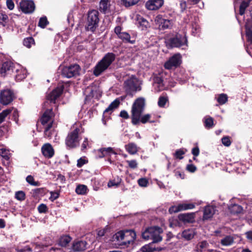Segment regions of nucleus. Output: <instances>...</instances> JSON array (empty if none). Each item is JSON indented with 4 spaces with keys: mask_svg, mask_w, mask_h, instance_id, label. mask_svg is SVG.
Wrapping results in <instances>:
<instances>
[{
    "mask_svg": "<svg viewBox=\"0 0 252 252\" xmlns=\"http://www.w3.org/2000/svg\"><path fill=\"white\" fill-rule=\"evenodd\" d=\"M186 169L191 173H194L197 170L196 167L193 164H188L186 167Z\"/></svg>",
    "mask_w": 252,
    "mask_h": 252,
    "instance_id": "nucleus-59",
    "label": "nucleus"
},
{
    "mask_svg": "<svg viewBox=\"0 0 252 252\" xmlns=\"http://www.w3.org/2000/svg\"><path fill=\"white\" fill-rule=\"evenodd\" d=\"M221 142H222V143L225 146H226V147L229 146L231 144V142L230 141V137L229 136L223 137L221 138Z\"/></svg>",
    "mask_w": 252,
    "mask_h": 252,
    "instance_id": "nucleus-54",
    "label": "nucleus"
},
{
    "mask_svg": "<svg viewBox=\"0 0 252 252\" xmlns=\"http://www.w3.org/2000/svg\"><path fill=\"white\" fill-rule=\"evenodd\" d=\"M19 8L24 13H32L35 9L33 1L31 0H21L19 2Z\"/></svg>",
    "mask_w": 252,
    "mask_h": 252,
    "instance_id": "nucleus-10",
    "label": "nucleus"
},
{
    "mask_svg": "<svg viewBox=\"0 0 252 252\" xmlns=\"http://www.w3.org/2000/svg\"><path fill=\"white\" fill-rule=\"evenodd\" d=\"M175 177L177 179H184L185 178V174L184 171H182L179 169H176L174 171Z\"/></svg>",
    "mask_w": 252,
    "mask_h": 252,
    "instance_id": "nucleus-48",
    "label": "nucleus"
},
{
    "mask_svg": "<svg viewBox=\"0 0 252 252\" xmlns=\"http://www.w3.org/2000/svg\"><path fill=\"white\" fill-rule=\"evenodd\" d=\"M124 238L125 239L122 242V246L128 247L131 244L132 245L136 238L135 231L132 229L126 230Z\"/></svg>",
    "mask_w": 252,
    "mask_h": 252,
    "instance_id": "nucleus-15",
    "label": "nucleus"
},
{
    "mask_svg": "<svg viewBox=\"0 0 252 252\" xmlns=\"http://www.w3.org/2000/svg\"><path fill=\"white\" fill-rule=\"evenodd\" d=\"M199 147L196 146V147L193 148L191 150V154L193 155L194 157H193V159H195V157H197L199 154Z\"/></svg>",
    "mask_w": 252,
    "mask_h": 252,
    "instance_id": "nucleus-60",
    "label": "nucleus"
},
{
    "mask_svg": "<svg viewBox=\"0 0 252 252\" xmlns=\"http://www.w3.org/2000/svg\"><path fill=\"white\" fill-rule=\"evenodd\" d=\"M16 98V95L13 90L3 89L0 92V103L3 105L11 104Z\"/></svg>",
    "mask_w": 252,
    "mask_h": 252,
    "instance_id": "nucleus-8",
    "label": "nucleus"
},
{
    "mask_svg": "<svg viewBox=\"0 0 252 252\" xmlns=\"http://www.w3.org/2000/svg\"><path fill=\"white\" fill-rule=\"evenodd\" d=\"M25 193L23 191H17L15 193V198L20 201H23L25 199Z\"/></svg>",
    "mask_w": 252,
    "mask_h": 252,
    "instance_id": "nucleus-49",
    "label": "nucleus"
},
{
    "mask_svg": "<svg viewBox=\"0 0 252 252\" xmlns=\"http://www.w3.org/2000/svg\"><path fill=\"white\" fill-rule=\"evenodd\" d=\"M126 162L130 168L135 169L137 167V163L136 160H127Z\"/></svg>",
    "mask_w": 252,
    "mask_h": 252,
    "instance_id": "nucleus-58",
    "label": "nucleus"
},
{
    "mask_svg": "<svg viewBox=\"0 0 252 252\" xmlns=\"http://www.w3.org/2000/svg\"><path fill=\"white\" fill-rule=\"evenodd\" d=\"M141 0H121V4L126 8L136 5Z\"/></svg>",
    "mask_w": 252,
    "mask_h": 252,
    "instance_id": "nucleus-34",
    "label": "nucleus"
},
{
    "mask_svg": "<svg viewBox=\"0 0 252 252\" xmlns=\"http://www.w3.org/2000/svg\"><path fill=\"white\" fill-rule=\"evenodd\" d=\"M182 57L180 54H177L171 57L164 64V67L171 69L173 67L176 68L180 65L182 63Z\"/></svg>",
    "mask_w": 252,
    "mask_h": 252,
    "instance_id": "nucleus-13",
    "label": "nucleus"
},
{
    "mask_svg": "<svg viewBox=\"0 0 252 252\" xmlns=\"http://www.w3.org/2000/svg\"><path fill=\"white\" fill-rule=\"evenodd\" d=\"M234 239L231 236H226L221 240L220 243L223 246H229L233 244Z\"/></svg>",
    "mask_w": 252,
    "mask_h": 252,
    "instance_id": "nucleus-40",
    "label": "nucleus"
},
{
    "mask_svg": "<svg viewBox=\"0 0 252 252\" xmlns=\"http://www.w3.org/2000/svg\"><path fill=\"white\" fill-rule=\"evenodd\" d=\"M138 183L140 187H145L148 184V181L146 178H140L138 180Z\"/></svg>",
    "mask_w": 252,
    "mask_h": 252,
    "instance_id": "nucleus-56",
    "label": "nucleus"
},
{
    "mask_svg": "<svg viewBox=\"0 0 252 252\" xmlns=\"http://www.w3.org/2000/svg\"><path fill=\"white\" fill-rule=\"evenodd\" d=\"M0 156H1L3 158L6 160L9 159V156L8 153V151L5 149H0Z\"/></svg>",
    "mask_w": 252,
    "mask_h": 252,
    "instance_id": "nucleus-53",
    "label": "nucleus"
},
{
    "mask_svg": "<svg viewBox=\"0 0 252 252\" xmlns=\"http://www.w3.org/2000/svg\"><path fill=\"white\" fill-rule=\"evenodd\" d=\"M88 243L85 241L75 240L72 244V249L74 252H82L87 248Z\"/></svg>",
    "mask_w": 252,
    "mask_h": 252,
    "instance_id": "nucleus-20",
    "label": "nucleus"
},
{
    "mask_svg": "<svg viewBox=\"0 0 252 252\" xmlns=\"http://www.w3.org/2000/svg\"><path fill=\"white\" fill-rule=\"evenodd\" d=\"M125 231H120L117 232L113 236V239L116 240L120 245H122V242L125 239Z\"/></svg>",
    "mask_w": 252,
    "mask_h": 252,
    "instance_id": "nucleus-35",
    "label": "nucleus"
},
{
    "mask_svg": "<svg viewBox=\"0 0 252 252\" xmlns=\"http://www.w3.org/2000/svg\"><path fill=\"white\" fill-rule=\"evenodd\" d=\"M13 111L12 113V114L11 115V120H13L15 122V123L17 124V125H19V112L17 110V109H13Z\"/></svg>",
    "mask_w": 252,
    "mask_h": 252,
    "instance_id": "nucleus-45",
    "label": "nucleus"
},
{
    "mask_svg": "<svg viewBox=\"0 0 252 252\" xmlns=\"http://www.w3.org/2000/svg\"><path fill=\"white\" fill-rule=\"evenodd\" d=\"M6 6L9 10H13L14 8V3L12 0H7Z\"/></svg>",
    "mask_w": 252,
    "mask_h": 252,
    "instance_id": "nucleus-63",
    "label": "nucleus"
},
{
    "mask_svg": "<svg viewBox=\"0 0 252 252\" xmlns=\"http://www.w3.org/2000/svg\"><path fill=\"white\" fill-rule=\"evenodd\" d=\"M45 189L44 188H37L32 190L33 195L34 196H37L44 193Z\"/></svg>",
    "mask_w": 252,
    "mask_h": 252,
    "instance_id": "nucleus-55",
    "label": "nucleus"
},
{
    "mask_svg": "<svg viewBox=\"0 0 252 252\" xmlns=\"http://www.w3.org/2000/svg\"><path fill=\"white\" fill-rule=\"evenodd\" d=\"M228 100L227 94H220L217 98V101L220 105L225 104Z\"/></svg>",
    "mask_w": 252,
    "mask_h": 252,
    "instance_id": "nucleus-44",
    "label": "nucleus"
},
{
    "mask_svg": "<svg viewBox=\"0 0 252 252\" xmlns=\"http://www.w3.org/2000/svg\"><path fill=\"white\" fill-rule=\"evenodd\" d=\"M168 45L171 48H180L184 45L188 46V39L186 34L177 33L168 40Z\"/></svg>",
    "mask_w": 252,
    "mask_h": 252,
    "instance_id": "nucleus-6",
    "label": "nucleus"
},
{
    "mask_svg": "<svg viewBox=\"0 0 252 252\" xmlns=\"http://www.w3.org/2000/svg\"><path fill=\"white\" fill-rule=\"evenodd\" d=\"M214 126V119L212 117H209L205 119L204 121V126L207 129L212 128Z\"/></svg>",
    "mask_w": 252,
    "mask_h": 252,
    "instance_id": "nucleus-43",
    "label": "nucleus"
},
{
    "mask_svg": "<svg viewBox=\"0 0 252 252\" xmlns=\"http://www.w3.org/2000/svg\"><path fill=\"white\" fill-rule=\"evenodd\" d=\"M168 101V98L167 96H160L158 102V106L161 108L164 107Z\"/></svg>",
    "mask_w": 252,
    "mask_h": 252,
    "instance_id": "nucleus-42",
    "label": "nucleus"
},
{
    "mask_svg": "<svg viewBox=\"0 0 252 252\" xmlns=\"http://www.w3.org/2000/svg\"><path fill=\"white\" fill-rule=\"evenodd\" d=\"M152 245H145L141 248L140 252H157L161 251L163 250V248L161 247H153Z\"/></svg>",
    "mask_w": 252,
    "mask_h": 252,
    "instance_id": "nucleus-26",
    "label": "nucleus"
},
{
    "mask_svg": "<svg viewBox=\"0 0 252 252\" xmlns=\"http://www.w3.org/2000/svg\"><path fill=\"white\" fill-rule=\"evenodd\" d=\"M196 233L194 229H188L184 230L181 234V236L186 240L189 241L192 239Z\"/></svg>",
    "mask_w": 252,
    "mask_h": 252,
    "instance_id": "nucleus-23",
    "label": "nucleus"
},
{
    "mask_svg": "<svg viewBox=\"0 0 252 252\" xmlns=\"http://www.w3.org/2000/svg\"><path fill=\"white\" fill-rule=\"evenodd\" d=\"M54 116L52 109H47L43 114L41 116L40 121L41 124L43 126L48 125L51 122H53L51 121V118Z\"/></svg>",
    "mask_w": 252,
    "mask_h": 252,
    "instance_id": "nucleus-21",
    "label": "nucleus"
},
{
    "mask_svg": "<svg viewBox=\"0 0 252 252\" xmlns=\"http://www.w3.org/2000/svg\"><path fill=\"white\" fill-rule=\"evenodd\" d=\"M136 21L138 26L142 30H147L150 27L149 22L146 19L139 15H137Z\"/></svg>",
    "mask_w": 252,
    "mask_h": 252,
    "instance_id": "nucleus-22",
    "label": "nucleus"
},
{
    "mask_svg": "<svg viewBox=\"0 0 252 252\" xmlns=\"http://www.w3.org/2000/svg\"><path fill=\"white\" fill-rule=\"evenodd\" d=\"M80 66L77 64L63 66L61 69V75L63 77L70 78L79 75Z\"/></svg>",
    "mask_w": 252,
    "mask_h": 252,
    "instance_id": "nucleus-7",
    "label": "nucleus"
},
{
    "mask_svg": "<svg viewBox=\"0 0 252 252\" xmlns=\"http://www.w3.org/2000/svg\"><path fill=\"white\" fill-rule=\"evenodd\" d=\"M122 181V179L119 176H117L114 178L113 180H110L107 184V186L109 188L113 187H118L120 185Z\"/></svg>",
    "mask_w": 252,
    "mask_h": 252,
    "instance_id": "nucleus-36",
    "label": "nucleus"
},
{
    "mask_svg": "<svg viewBox=\"0 0 252 252\" xmlns=\"http://www.w3.org/2000/svg\"><path fill=\"white\" fill-rule=\"evenodd\" d=\"M195 213H183L178 215V218L179 220L184 223H192L195 222Z\"/></svg>",
    "mask_w": 252,
    "mask_h": 252,
    "instance_id": "nucleus-18",
    "label": "nucleus"
},
{
    "mask_svg": "<svg viewBox=\"0 0 252 252\" xmlns=\"http://www.w3.org/2000/svg\"><path fill=\"white\" fill-rule=\"evenodd\" d=\"M49 24L46 17H42L40 18L38 26L41 28H45Z\"/></svg>",
    "mask_w": 252,
    "mask_h": 252,
    "instance_id": "nucleus-46",
    "label": "nucleus"
},
{
    "mask_svg": "<svg viewBox=\"0 0 252 252\" xmlns=\"http://www.w3.org/2000/svg\"><path fill=\"white\" fill-rule=\"evenodd\" d=\"M195 208L194 203H181L177 206L174 205L171 206L168 210L170 214L177 213L178 212L192 209Z\"/></svg>",
    "mask_w": 252,
    "mask_h": 252,
    "instance_id": "nucleus-14",
    "label": "nucleus"
},
{
    "mask_svg": "<svg viewBox=\"0 0 252 252\" xmlns=\"http://www.w3.org/2000/svg\"><path fill=\"white\" fill-rule=\"evenodd\" d=\"M250 5V1H246L243 0L241 3L240 4V7H239V14L240 15H243L245 14V10L246 8L249 6Z\"/></svg>",
    "mask_w": 252,
    "mask_h": 252,
    "instance_id": "nucleus-39",
    "label": "nucleus"
},
{
    "mask_svg": "<svg viewBox=\"0 0 252 252\" xmlns=\"http://www.w3.org/2000/svg\"><path fill=\"white\" fill-rule=\"evenodd\" d=\"M37 209L39 213H46L48 210L46 205L43 203L38 206Z\"/></svg>",
    "mask_w": 252,
    "mask_h": 252,
    "instance_id": "nucleus-52",
    "label": "nucleus"
},
{
    "mask_svg": "<svg viewBox=\"0 0 252 252\" xmlns=\"http://www.w3.org/2000/svg\"><path fill=\"white\" fill-rule=\"evenodd\" d=\"M155 22L158 29L160 31L171 29L172 26V21L165 19L161 14H158L156 17Z\"/></svg>",
    "mask_w": 252,
    "mask_h": 252,
    "instance_id": "nucleus-9",
    "label": "nucleus"
},
{
    "mask_svg": "<svg viewBox=\"0 0 252 252\" xmlns=\"http://www.w3.org/2000/svg\"><path fill=\"white\" fill-rule=\"evenodd\" d=\"M23 44L26 47L30 48L32 45L35 44V41L32 37H28L24 39Z\"/></svg>",
    "mask_w": 252,
    "mask_h": 252,
    "instance_id": "nucleus-38",
    "label": "nucleus"
},
{
    "mask_svg": "<svg viewBox=\"0 0 252 252\" xmlns=\"http://www.w3.org/2000/svg\"><path fill=\"white\" fill-rule=\"evenodd\" d=\"M98 157L102 158L107 155L110 156L112 154H116L114 150L111 147L102 148L98 150Z\"/></svg>",
    "mask_w": 252,
    "mask_h": 252,
    "instance_id": "nucleus-24",
    "label": "nucleus"
},
{
    "mask_svg": "<svg viewBox=\"0 0 252 252\" xmlns=\"http://www.w3.org/2000/svg\"><path fill=\"white\" fill-rule=\"evenodd\" d=\"M116 55L112 52L106 53L94 67L93 74L98 77L107 70L116 59Z\"/></svg>",
    "mask_w": 252,
    "mask_h": 252,
    "instance_id": "nucleus-3",
    "label": "nucleus"
},
{
    "mask_svg": "<svg viewBox=\"0 0 252 252\" xmlns=\"http://www.w3.org/2000/svg\"><path fill=\"white\" fill-rule=\"evenodd\" d=\"M88 162V160L85 158H80L77 160V166L79 168L82 167L85 164Z\"/></svg>",
    "mask_w": 252,
    "mask_h": 252,
    "instance_id": "nucleus-57",
    "label": "nucleus"
},
{
    "mask_svg": "<svg viewBox=\"0 0 252 252\" xmlns=\"http://www.w3.org/2000/svg\"><path fill=\"white\" fill-rule=\"evenodd\" d=\"M162 232V228L158 226H148L142 229L141 236L145 240H152L149 244H153V247H157L156 244L162 240V237L160 235Z\"/></svg>",
    "mask_w": 252,
    "mask_h": 252,
    "instance_id": "nucleus-2",
    "label": "nucleus"
},
{
    "mask_svg": "<svg viewBox=\"0 0 252 252\" xmlns=\"http://www.w3.org/2000/svg\"><path fill=\"white\" fill-rule=\"evenodd\" d=\"M64 88L63 85L56 88L47 95V99L49 100L51 103L55 104L56 99L63 94Z\"/></svg>",
    "mask_w": 252,
    "mask_h": 252,
    "instance_id": "nucleus-16",
    "label": "nucleus"
},
{
    "mask_svg": "<svg viewBox=\"0 0 252 252\" xmlns=\"http://www.w3.org/2000/svg\"><path fill=\"white\" fill-rule=\"evenodd\" d=\"M99 12L96 10L89 11L87 14V19L86 25L87 31L94 32L98 26L99 19Z\"/></svg>",
    "mask_w": 252,
    "mask_h": 252,
    "instance_id": "nucleus-5",
    "label": "nucleus"
},
{
    "mask_svg": "<svg viewBox=\"0 0 252 252\" xmlns=\"http://www.w3.org/2000/svg\"><path fill=\"white\" fill-rule=\"evenodd\" d=\"M52 127V122L50 123L46 126L44 130L45 136L49 137L51 136V132L49 131L50 129Z\"/></svg>",
    "mask_w": 252,
    "mask_h": 252,
    "instance_id": "nucleus-51",
    "label": "nucleus"
},
{
    "mask_svg": "<svg viewBox=\"0 0 252 252\" xmlns=\"http://www.w3.org/2000/svg\"><path fill=\"white\" fill-rule=\"evenodd\" d=\"M187 152V150L185 148H181L177 150L174 154V157L175 158L178 159H182L184 158V155Z\"/></svg>",
    "mask_w": 252,
    "mask_h": 252,
    "instance_id": "nucleus-37",
    "label": "nucleus"
},
{
    "mask_svg": "<svg viewBox=\"0 0 252 252\" xmlns=\"http://www.w3.org/2000/svg\"><path fill=\"white\" fill-rule=\"evenodd\" d=\"M89 145V142L87 138H85L84 140V141L81 145V150L82 151H84L87 148V146Z\"/></svg>",
    "mask_w": 252,
    "mask_h": 252,
    "instance_id": "nucleus-64",
    "label": "nucleus"
},
{
    "mask_svg": "<svg viewBox=\"0 0 252 252\" xmlns=\"http://www.w3.org/2000/svg\"><path fill=\"white\" fill-rule=\"evenodd\" d=\"M72 238L69 235H63L59 239L58 244L63 247H66L71 242Z\"/></svg>",
    "mask_w": 252,
    "mask_h": 252,
    "instance_id": "nucleus-31",
    "label": "nucleus"
},
{
    "mask_svg": "<svg viewBox=\"0 0 252 252\" xmlns=\"http://www.w3.org/2000/svg\"><path fill=\"white\" fill-rule=\"evenodd\" d=\"M15 65L10 61L3 63L0 68V74L1 76L5 77L7 75H12L15 69Z\"/></svg>",
    "mask_w": 252,
    "mask_h": 252,
    "instance_id": "nucleus-12",
    "label": "nucleus"
},
{
    "mask_svg": "<svg viewBox=\"0 0 252 252\" xmlns=\"http://www.w3.org/2000/svg\"><path fill=\"white\" fill-rule=\"evenodd\" d=\"M80 132V129L77 127L68 133L65 140V144L67 149H75L79 146L81 140V137L79 135Z\"/></svg>",
    "mask_w": 252,
    "mask_h": 252,
    "instance_id": "nucleus-4",
    "label": "nucleus"
},
{
    "mask_svg": "<svg viewBox=\"0 0 252 252\" xmlns=\"http://www.w3.org/2000/svg\"><path fill=\"white\" fill-rule=\"evenodd\" d=\"M88 190L87 187L84 185H78L75 189L76 192L78 194H85Z\"/></svg>",
    "mask_w": 252,
    "mask_h": 252,
    "instance_id": "nucleus-41",
    "label": "nucleus"
},
{
    "mask_svg": "<svg viewBox=\"0 0 252 252\" xmlns=\"http://www.w3.org/2000/svg\"><path fill=\"white\" fill-rule=\"evenodd\" d=\"M118 37L121 39L124 43L134 44L135 42V39H131V36L130 34L127 32H123V33H121V34Z\"/></svg>",
    "mask_w": 252,
    "mask_h": 252,
    "instance_id": "nucleus-30",
    "label": "nucleus"
},
{
    "mask_svg": "<svg viewBox=\"0 0 252 252\" xmlns=\"http://www.w3.org/2000/svg\"><path fill=\"white\" fill-rule=\"evenodd\" d=\"M12 75L15 77L17 81H20L26 77V74L25 71L22 69L16 68L14 70Z\"/></svg>",
    "mask_w": 252,
    "mask_h": 252,
    "instance_id": "nucleus-28",
    "label": "nucleus"
},
{
    "mask_svg": "<svg viewBox=\"0 0 252 252\" xmlns=\"http://www.w3.org/2000/svg\"><path fill=\"white\" fill-rule=\"evenodd\" d=\"M41 152L43 155L47 158H52L55 154V151L50 143H45L41 147Z\"/></svg>",
    "mask_w": 252,
    "mask_h": 252,
    "instance_id": "nucleus-19",
    "label": "nucleus"
},
{
    "mask_svg": "<svg viewBox=\"0 0 252 252\" xmlns=\"http://www.w3.org/2000/svg\"><path fill=\"white\" fill-rule=\"evenodd\" d=\"M32 249L29 246H26L24 248L19 249L18 252H32Z\"/></svg>",
    "mask_w": 252,
    "mask_h": 252,
    "instance_id": "nucleus-62",
    "label": "nucleus"
},
{
    "mask_svg": "<svg viewBox=\"0 0 252 252\" xmlns=\"http://www.w3.org/2000/svg\"><path fill=\"white\" fill-rule=\"evenodd\" d=\"M215 208L212 206H207L205 207L203 212V220H208L211 218L215 214Z\"/></svg>",
    "mask_w": 252,
    "mask_h": 252,
    "instance_id": "nucleus-25",
    "label": "nucleus"
},
{
    "mask_svg": "<svg viewBox=\"0 0 252 252\" xmlns=\"http://www.w3.org/2000/svg\"><path fill=\"white\" fill-rule=\"evenodd\" d=\"M26 181L28 183L32 186H38L40 184L38 182L34 181L33 177L31 175H29L27 177Z\"/></svg>",
    "mask_w": 252,
    "mask_h": 252,
    "instance_id": "nucleus-47",
    "label": "nucleus"
},
{
    "mask_svg": "<svg viewBox=\"0 0 252 252\" xmlns=\"http://www.w3.org/2000/svg\"><path fill=\"white\" fill-rule=\"evenodd\" d=\"M12 109L13 108L6 109L0 113V124L4 122L8 116L10 117V114L12 113Z\"/></svg>",
    "mask_w": 252,
    "mask_h": 252,
    "instance_id": "nucleus-33",
    "label": "nucleus"
},
{
    "mask_svg": "<svg viewBox=\"0 0 252 252\" xmlns=\"http://www.w3.org/2000/svg\"><path fill=\"white\" fill-rule=\"evenodd\" d=\"M164 0H148L145 3V7L149 10H157L164 4Z\"/></svg>",
    "mask_w": 252,
    "mask_h": 252,
    "instance_id": "nucleus-17",
    "label": "nucleus"
},
{
    "mask_svg": "<svg viewBox=\"0 0 252 252\" xmlns=\"http://www.w3.org/2000/svg\"><path fill=\"white\" fill-rule=\"evenodd\" d=\"M246 34L248 41L250 42V45L252 44V31L250 30L247 31Z\"/></svg>",
    "mask_w": 252,
    "mask_h": 252,
    "instance_id": "nucleus-61",
    "label": "nucleus"
},
{
    "mask_svg": "<svg viewBox=\"0 0 252 252\" xmlns=\"http://www.w3.org/2000/svg\"><path fill=\"white\" fill-rule=\"evenodd\" d=\"M126 150L130 155L136 154L138 151V147L137 145L133 142L129 143L125 146Z\"/></svg>",
    "mask_w": 252,
    "mask_h": 252,
    "instance_id": "nucleus-29",
    "label": "nucleus"
},
{
    "mask_svg": "<svg viewBox=\"0 0 252 252\" xmlns=\"http://www.w3.org/2000/svg\"><path fill=\"white\" fill-rule=\"evenodd\" d=\"M154 82L155 84H158L159 87H160L163 85V79L162 77L159 75L154 77Z\"/></svg>",
    "mask_w": 252,
    "mask_h": 252,
    "instance_id": "nucleus-50",
    "label": "nucleus"
},
{
    "mask_svg": "<svg viewBox=\"0 0 252 252\" xmlns=\"http://www.w3.org/2000/svg\"><path fill=\"white\" fill-rule=\"evenodd\" d=\"M120 100L119 98H116L113 102H112L108 107L104 111L103 115H106L107 113L111 114L114 109L117 108L120 104Z\"/></svg>",
    "mask_w": 252,
    "mask_h": 252,
    "instance_id": "nucleus-27",
    "label": "nucleus"
},
{
    "mask_svg": "<svg viewBox=\"0 0 252 252\" xmlns=\"http://www.w3.org/2000/svg\"><path fill=\"white\" fill-rule=\"evenodd\" d=\"M124 88L126 95L132 97L137 90V86L132 79H128L124 83Z\"/></svg>",
    "mask_w": 252,
    "mask_h": 252,
    "instance_id": "nucleus-11",
    "label": "nucleus"
},
{
    "mask_svg": "<svg viewBox=\"0 0 252 252\" xmlns=\"http://www.w3.org/2000/svg\"><path fill=\"white\" fill-rule=\"evenodd\" d=\"M228 209L230 213L233 215L240 214L243 211L242 207L236 204L229 206L228 207Z\"/></svg>",
    "mask_w": 252,
    "mask_h": 252,
    "instance_id": "nucleus-32",
    "label": "nucleus"
},
{
    "mask_svg": "<svg viewBox=\"0 0 252 252\" xmlns=\"http://www.w3.org/2000/svg\"><path fill=\"white\" fill-rule=\"evenodd\" d=\"M145 105V99L143 97H139L137 98L133 103L131 108V123L133 125L136 126L139 124L140 122L142 124H146L147 122L151 123L154 121L150 120L151 115L149 114H145L141 116Z\"/></svg>",
    "mask_w": 252,
    "mask_h": 252,
    "instance_id": "nucleus-1",
    "label": "nucleus"
}]
</instances>
